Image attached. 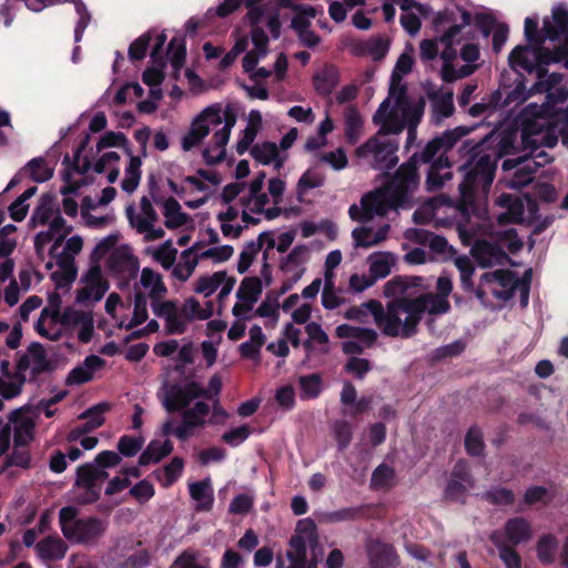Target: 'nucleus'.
I'll return each instance as SVG.
<instances>
[{
    "instance_id": "nucleus-16",
    "label": "nucleus",
    "mask_w": 568,
    "mask_h": 568,
    "mask_svg": "<svg viewBox=\"0 0 568 568\" xmlns=\"http://www.w3.org/2000/svg\"><path fill=\"white\" fill-rule=\"evenodd\" d=\"M264 239H267V251L275 247L276 243L273 236V232L264 231L258 234L256 241H250L245 244L244 248L240 253L237 262V272L244 274L247 272L252 263L254 262L257 253L263 248Z\"/></svg>"
},
{
    "instance_id": "nucleus-25",
    "label": "nucleus",
    "mask_w": 568,
    "mask_h": 568,
    "mask_svg": "<svg viewBox=\"0 0 568 568\" xmlns=\"http://www.w3.org/2000/svg\"><path fill=\"white\" fill-rule=\"evenodd\" d=\"M424 277L397 275L389 280L384 286V295L387 297H398L408 293L410 288L422 287Z\"/></svg>"
},
{
    "instance_id": "nucleus-8",
    "label": "nucleus",
    "mask_w": 568,
    "mask_h": 568,
    "mask_svg": "<svg viewBox=\"0 0 568 568\" xmlns=\"http://www.w3.org/2000/svg\"><path fill=\"white\" fill-rule=\"evenodd\" d=\"M212 118V122L220 124L222 122L220 111L213 106L204 109L200 115H197L190 128V131L182 138V149L190 151L196 146L201 141L210 133L207 119Z\"/></svg>"
},
{
    "instance_id": "nucleus-59",
    "label": "nucleus",
    "mask_w": 568,
    "mask_h": 568,
    "mask_svg": "<svg viewBox=\"0 0 568 568\" xmlns=\"http://www.w3.org/2000/svg\"><path fill=\"white\" fill-rule=\"evenodd\" d=\"M389 255V253H379L376 258L372 260L369 273L373 281L385 278L390 273L392 264L388 260Z\"/></svg>"
},
{
    "instance_id": "nucleus-63",
    "label": "nucleus",
    "mask_w": 568,
    "mask_h": 568,
    "mask_svg": "<svg viewBox=\"0 0 568 568\" xmlns=\"http://www.w3.org/2000/svg\"><path fill=\"white\" fill-rule=\"evenodd\" d=\"M151 562V555L148 549H140L128 556L121 564L120 568H145Z\"/></svg>"
},
{
    "instance_id": "nucleus-51",
    "label": "nucleus",
    "mask_w": 568,
    "mask_h": 568,
    "mask_svg": "<svg viewBox=\"0 0 568 568\" xmlns=\"http://www.w3.org/2000/svg\"><path fill=\"white\" fill-rule=\"evenodd\" d=\"M524 33L526 40L530 44L535 45H541L545 42V40L548 39L547 32L545 30V22L542 23L541 31H539L537 18L527 17L525 19Z\"/></svg>"
},
{
    "instance_id": "nucleus-54",
    "label": "nucleus",
    "mask_w": 568,
    "mask_h": 568,
    "mask_svg": "<svg viewBox=\"0 0 568 568\" xmlns=\"http://www.w3.org/2000/svg\"><path fill=\"white\" fill-rule=\"evenodd\" d=\"M420 297L424 298L426 312L432 315L446 314L450 310V303L446 297H442L434 293H424Z\"/></svg>"
},
{
    "instance_id": "nucleus-10",
    "label": "nucleus",
    "mask_w": 568,
    "mask_h": 568,
    "mask_svg": "<svg viewBox=\"0 0 568 568\" xmlns=\"http://www.w3.org/2000/svg\"><path fill=\"white\" fill-rule=\"evenodd\" d=\"M85 286L77 292V302L85 303L93 298L95 302L102 300L109 290V283L102 277L101 268L99 265H93L89 268L83 276Z\"/></svg>"
},
{
    "instance_id": "nucleus-18",
    "label": "nucleus",
    "mask_w": 568,
    "mask_h": 568,
    "mask_svg": "<svg viewBox=\"0 0 568 568\" xmlns=\"http://www.w3.org/2000/svg\"><path fill=\"white\" fill-rule=\"evenodd\" d=\"M545 30L549 41L568 39V8L564 3L555 6L551 10V19L545 18Z\"/></svg>"
},
{
    "instance_id": "nucleus-31",
    "label": "nucleus",
    "mask_w": 568,
    "mask_h": 568,
    "mask_svg": "<svg viewBox=\"0 0 568 568\" xmlns=\"http://www.w3.org/2000/svg\"><path fill=\"white\" fill-rule=\"evenodd\" d=\"M54 201L55 197L51 193H44L41 196L40 202L38 206L34 209L32 216L29 221L32 227L37 226L38 224L45 225L49 223L51 216L55 214Z\"/></svg>"
},
{
    "instance_id": "nucleus-26",
    "label": "nucleus",
    "mask_w": 568,
    "mask_h": 568,
    "mask_svg": "<svg viewBox=\"0 0 568 568\" xmlns=\"http://www.w3.org/2000/svg\"><path fill=\"white\" fill-rule=\"evenodd\" d=\"M489 539L498 550V557L504 562L505 568L523 567V559L516 547L504 541L498 532H491Z\"/></svg>"
},
{
    "instance_id": "nucleus-44",
    "label": "nucleus",
    "mask_w": 568,
    "mask_h": 568,
    "mask_svg": "<svg viewBox=\"0 0 568 568\" xmlns=\"http://www.w3.org/2000/svg\"><path fill=\"white\" fill-rule=\"evenodd\" d=\"M483 499L495 506H510L515 503V494L505 487H493L483 494Z\"/></svg>"
},
{
    "instance_id": "nucleus-42",
    "label": "nucleus",
    "mask_w": 568,
    "mask_h": 568,
    "mask_svg": "<svg viewBox=\"0 0 568 568\" xmlns=\"http://www.w3.org/2000/svg\"><path fill=\"white\" fill-rule=\"evenodd\" d=\"M455 265L460 273V286L465 292L474 291L473 275L475 273V266L470 258L466 255L458 256L455 260Z\"/></svg>"
},
{
    "instance_id": "nucleus-19",
    "label": "nucleus",
    "mask_w": 568,
    "mask_h": 568,
    "mask_svg": "<svg viewBox=\"0 0 568 568\" xmlns=\"http://www.w3.org/2000/svg\"><path fill=\"white\" fill-rule=\"evenodd\" d=\"M67 550L68 545L59 536H48L36 544L37 555L45 562L61 560Z\"/></svg>"
},
{
    "instance_id": "nucleus-17",
    "label": "nucleus",
    "mask_w": 568,
    "mask_h": 568,
    "mask_svg": "<svg viewBox=\"0 0 568 568\" xmlns=\"http://www.w3.org/2000/svg\"><path fill=\"white\" fill-rule=\"evenodd\" d=\"M453 161L448 156L437 158L432 165L428 166L425 187L428 192L439 191L447 180H450L453 173L450 171Z\"/></svg>"
},
{
    "instance_id": "nucleus-39",
    "label": "nucleus",
    "mask_w": 568,
    "mask_h": 568,
    "mask_svg": "<svg viewBox=\"0 0 568 568\" xmlns=\"http://www.w3.org/2000/svg\"><path fill=\"white\" fill-rule=\"evenodd\" d=\"M402 106V115L404 121L407 123L408 126H410V132L415 131L418 126L419 122L422 121L424 109H425V101L423 98L419 99L416 103H409L408 101L405 102Z\"/></svg>"
},
{
    "instance_id": "nucleus-48",
    "label": "nucleus",
    "mask_w": 568,
    "mask_h": 568,
    "mask_svg": "<svg viewBox=\"0 0 568 568\" xmlns=\"http://www.w3.org/2000/svg\"><path fill=\"white\" fill-rule=\"evenodd\" d=\"M87 313L74 310L73 307H65L63 312L52 311L51 318L55 323L63 326H77L87 317Z\"/></svg>"
},
{
    "instance_id": "nucleus-11",
    "label": "nucleus",
    "mask_w": 568,
    "mask_h": 568,
    "mask_svg": "<svg viewBox=\"0 0 568 568\" xmlns=\"http://www.w3.org/2000/svg\"><path fill=\"white\" fill-rule=\"evenodd\" d=\"M500 538L517 547L518 545L528 542L532 537V527L529 520L524 517H513L506 520L503 530H495Z\"/></svg>"
},
{
    "instance_id": "nucleus-14",
    "label": "nucleus",
    "mask_w": 568,
    "mask_h": 568,
    "mask_svg": "<svg viewBox=\"0 0 568 568\" xmlns=\"http://www.w3.org/2000/svg\"><path fill=\"white\" fill-rule=\"evenodd\" d=\"M496 203L498 206L506 209V212L499 214L497 219L499 224H518L524 221L525 203L520 196L511 193H501L497 197Z\"/></svg>"
},
{
    "instance_id": "nucleus-3",
    "label": "nucleus",
    "mask_w": 568,
    "mask_h": 568,
    "mask_svg": "<svg viewBox=\"0 0 568 568\" xmlns=\"http://www.w3.org/2000/svg\"><path fill=\"white\" fill-rule=\"evenodd\" d=\"M418 182V168L413 164V161H406L398 166L392 180L383 186L393 210L412 207V195Z\"/></svg>"
},
{
    "instance_id": "nucleus-9",
    "label": "nucleus",
    "mask_w": 568,
    "mask_h": 568,
    "mask_svg": "<svg viewBox=\"0 0 568 568\" xmlns=\"http://www.w3.org/2000/svg\"><path fill=\"white\" fill-rule=\"evenodd\" d=\"M74 487L83 489L75 498L80 505L94 504L100 499L102 487L95 481L93 464L85 463L78 466Z\"/></svg>"
},
{
    "instance_id": "nucleus-45",
    "label": "nucleus",
    "mask_w": 568,
    "mask_h": 568,
    "mask_svg": "<svg viewBox=\"0 0 568 568\" xmlns=\"http://www.w3.org/2000/svg\"><path fill=\"white\" fill-rule=\"evenodd\" d=\"M414 64V59L412 55L407 53H402L396 62L395 69L392 72L390 77V85H389V95H395L396 85L395 82L402 81L403 74H408L412 71Z\"/></svg>"
},
{
    "instance_id": "nucleus-15",
    "label": "nucleus",
    "mask_w": 568,
    "mask_h": 568,
    "mask_svg": "<svg viewBox=\"0 0 568 568\" xmlns=\"http://www.w3.org/2000/svg\"><path fill=\"white\" fill-rule=\"evenodd\" d=\"M361 204L364 209V220L366 221H372L375 215L385 216L389 210H393V205H390V201L383 187L364 194Z\"/></svg>"
},
{
    "instance_id": "nucleus-60",
    "label": "nucleus",
    "mask_w": 568,
    "mask_h": 568,
    "mask_svg": "<svg viewBox=\"0 0 568 568\" xmlns=\"http://www.w3.org/2000/svg\"><path fill=\"white\" fill-rule=\"evenodd\" d=\"M305 332L311 341L323 345V347L320 349L322 354H327L329 352V338L327 333L322 328L321 324L316 322H310L305 326Z\"/></svg>"
},
{
    "instance_id": "nucleus-40",
    "label": "nucleus",
    "mask_w": 568,
    "mask_h": 568,
    "mask_svg": "<svg viewBox=\"0 0 568 568\" xmlns=\"http://www.w3.org/2000/svg\"><path fill=\"white\" fill-rule=\"evenodd\" d=\"M530 47L529 45H516L508 57L509 65L513 70L520 68L527 72H531L535 70V64L530 61L528 53Z\"/></svg>"
},
{
    "instance_id": "nucleus-62",
    "label": "nucleus",
    "mask_w": 568,
    "mask_h": 568,
    "mask_svg": "<svg viewBox=\"0 0 568 568\" xmlns=\"http://www.w3.org/2000/svg\"><path fill=\"white\" fill-rule=\"evenodd\" d=\"M334 434L338 450L343 452L347 448L353 438L351 424L345 420L336 422L334 425Z\"/></svg>"
},
{
    "instance_id": "nucleus-57",
    "label": "nucleus",
    "mask_w": 568,
    "mask_h": 568,
    "mask_svg": "<svg viewBox=\"0 0 568 568\" xmlns=\"http://www.w3.org/2000/svg\"><path fill=\"white\" fill-rule=\"evenodd\" d=\"M114 146H122L126 150L128 154H131V150L128 148V139L122 132L109 131L100 138L97 144L98 151Z\"/></svg>"
},
{
    "instance_id": "nucleus-13",
    "label": "nucleus",
    "mask_w": 568,
    "mask_h": 568,
    "mask_svg": "<svg viewBox=\"0 0 568 568\" xmlns=\"http://www.w3.org/2000/svg\"><path fill=\"white\" fill-rule=\"evenodd\" d=\"M471 254L481 267L503 265L509 260L507 253L498 244L486 240L477 241L471 247Z\"/></svg>"
},
{
    "instance_id": "nucleus-6",
    "label": "nucleus",
    "mask_w": 568,
    "mask_h": 568,
    "mask_svg": "<svg viewBox=\"0 0 568 568\" xmlns=\"http://www.w3.org/2000/svg\"><path fill=\"white\" fill-rule=\"evenodd\" d=\"M397 150L398 145L395 142L390 140L381 141L373 136L356 149V155L361 159L372 156L371 165L374 169L390 170L398 162Z\"/></svg>"
},
{
    "instance_id": "nucleus-24",
    "label": "nucleus",
    "mask_w": 568,
    "mask_h": 568,
    "mask_svg": "<svg viewBox=\"0 0 568 568\" xmlns=\"http://www.w3.org/2000/svg\"><path fill=\"white\" fill-rule=\"evenodd\" d=\"M189 493L192 499L197 501L196 511H210L213 507L214 495L211 479L207 477L202 480L191 483Z\"/></svg>"
},
{
    "instance_id": "nucleus-53",
    "label": "nucleus",
    "mask_w": 568,
    "mask_h": 568,
    "mask_svg": "<svg viewBox=\"0 0 568 568\" xmlns=\"http://www.w3.org/2000/svg\"><path fill=\"white\" fill-rule=\"evenodd\" d=\"M434 112L440 118H449L455 112L453 92L432 95Z\"/></svg>"
},
{
    "instance_id": "nucleus-35",
    "label": "nucleus",
    "mask_w": 568,
    "mask_h": 568,
    "mask_svg": "<svg viewBox=\"0 0 568 568\" xmlns=\"http://www.w3.org/2000/svg\"><path fill=\"white\" fill-rule=\"evenodd\" d=\"M481 284L498 283L503 288H518L519 278L513 271L496 270L494 272H486L480 276Z\"/></svg>"
},
{
    "instance_id": "nucleus-38",
    "label": "nucleus",
    "mask_w": 568,
    "mask_h": 568,
    "mask_svg": "<svg viewBox=\"0 0 568 568\" xmlns=\"http://www.w3.org/2000/svg\"><path fill=\"white\" fill-rule=\"evenodd\" d=\"M226 280V272L219 271L213 273L212 275L201 276L195 285L194 291L199 294H204V296H211Z\"/></svg>"
},
{
    "instance_id": "nucleus-32",
    "label": "nucleus",
    "mask_w": 568,
    "mask_h": 568,
    "mask_svg": "<svg viewBox=\"0 0 568 568\" xmlns=\"http://www.w3.org/2000/svg\"><path fill=\"white\" fill-rule=\"evenodd\" d=\"M28 352L31 354L33 358L30 382L36 381V378L42 373L52 372V364L48 361L42 344L38 342L31 343L28 347Z\"/></svg>"
},
{
    "instance_id": "nucleus-64",
    "label": "nucleus",
    "mask_w": 568,
    "mask_h": 568,
    "mask_svg": "<svg viewBox=\"0 0 568 568\" xmlns=\"http://www.w3.org/2000/svg\"><path fill=\"white\" fill-rule=\"evenodd\" d=\"M129 493L140 504H144L154 496L155 490L153 485L149 480L143 479L136 483L133 487H131Z\"/></svg>"
},
{
    "instance_id": "nucleus-27",
    "label": "nucleus",
    "mask_w": 568,
    "mask_h": 568,
    "mask_svg": "<svg viewBox=\"0 0 568 568\" xmlns=\"http://www.w3.org/2000/svg\"><path fill=\"white\" fill-rule=\"evenodd\" d=\"M559 547V540L554 534H542L536 544V552L539 562L544 566H550L556 560Z\"/></svg>"
},
{
    "instance_id": "nucleus-28",
    "label": "nucleus",
    "mask_w": 568,
    "mask_h": 568,
    "mask_svg": "<svg viewBox=\"0 0 568 568\" xmlns=\"http://www.w3.org/2000/svg\"><path fill=\"white\" fill-rule=\"evenodd\" d=\"M541 166L539 162L528 156H523L517 170H515L514 176L510 181V185L516 189L524 187L530 184L538 169Z\"/></svg>"
},
{
    "instance_id": "nucleus-1",
    "label": "nucleus",
    "mask_w": 568,
    "mask_h": 568,
    "mask_svg": "<svg viewBox=\"0 0 568 568\" xmlns=\"http://www.w3.org/2000/svg\"><path fill=\"white\" fill-rule=\"evenodd\" d=\"M484 141L474 142L465 140L462 143L460 152L470 154V160L475 161L468 169L464 180L459 184V191L463 197H473L479 187L487 189L491 185L497 169L498 160L501 158L500 150L484 153Z\"/></svg>"
},
{
    "instance_id": "nucleus-49",
    "label": "nucleus",
    "mask_w": 568,
    "mask_h": 568,
    "mask_svg": "<svg viewBox=\"0 0 568 568\" xmlns=\"http://www.w3.org/2000/svg\"><path fill=\"white\" fill-rule=\"evenodd\" d=\"M143 445L144 438L142 436L123 435L118 440V454L128 458L134 457L142 449Z\"/></svg>"
},
{
    "instance_id": "nucleus-12",
    "label": "nucleus",
    "mask_w": 568,
    "mask_h": 568,
    "mask_svg": "<svg viewBox=\"0 0 568 568\" xmlns=\"http://www.w3.org/2000/svg\"><path fill=\"white\" fill-rule=\"evenodd\" d=\"M277 9H290L294 17L291 20V29L296 34L311 28L312 19L317 16V10L311 4L295 2L294 0H275Z\"/></svg>"
},
{
    "instance_id": "nucleus-47",
    "label": "nucleus",
    "mask_w": 568,
    "mask_h": 568,
    "mask_svg": "<svg viewBox=\"0 0 568 568\" xmlns=\"http://www.w3.org/2000/svg\"><path fill=\"white\" fill-rule=\"evenodd\" d=\"M18 466L23 469H29L31 467V455L28 448H16L10 455L6 457L3 460V465L1 467L0 474L6 471L9 467Z\"/></svg>"
},
{
    "instance_id": "nucleus-37",
    "label": "nucleus",
    "mask_w": 568,
    "mask_h": 568,
    "mask_svg": "<svg viewBox=\"0 0 568 568\" xmlns=\"http://www.w3.org/2000/svg\"><path fill=\"white\" fill-rule=\"evenodd\" d=\"M252 158L263 164H271L280 155L278 148L274 142L256 143L251 148Z\"/></svg>"
},
{
    "instance_id": "nucleus-33",
    "label": "nucleus",
    "mask_w": 568,
    "mask_h": 568,
    "mask_svg": "<svg viewBox=\"0 0 568 568\" xmlns=\"http://www.w3.org/2000/svg\"><path fill=\"white\" fill-rule=\"evenodd\" d=\"M290 550L286 556L291 561L287 568H303L307 560V547L306 541L301 535H293L288 541Z\"/></svg>"
},
{
    "instance_id": "nucleus-20",
    "label": "nucleus",
    "mask_w": 568,
    "mask_h": 568,
    "mask_svg": "<svg viewBox=\"0 0 568 568\" xmlns=\"http://www.w3.org/2000/svg\"><path fill=\"white\" fill-rule=\"evenodd\" d=\"M389 50V40L382 37H371L365 41H359L354 45L353 52L355 55L364 57L369 55L374 61L384 59Z\"/></svg>"
},
{
    "instance_id": "nucleus-4",
    "label": "nucleus",
    "mask_w": 568,
    "mask_h": 568,
    "mask_svg": "<svg viewBox=\"0 0 568 568\" xmlns=\"http://www.w3.org/2000/svg\"><path fill=\"white\" fill-rule=\"evenodd\" d=\"M471 128L459 125L450 130H446L440 135L433 138L426 143L420 152H415L408 161L417 166L418 163L429 164L437 158L448 156V152L467 134L471 132Z\"/></svg>"
},
{
    "instance_id": "nucleus-22",
    "label": "nucleus",
    "mask_w": 568,
    "mask_h": 568,
    "mask_svg": "<svg viewBox=\"0 0 568 568\" xmlns=\"http://www.w3.org/2000/svg\"><path fill=\"white\" fill-rule=\"evenodd\" d=\"M57 264L60 270L54 271L51 274L52 282L55 284L57 288L69 287L75 281L78 275L73 256L61 253L58 256Z\"/></svg>"
},
{
    "instance_id": "nucleus-46",
    "label": "nucleus",
    "mask_w": 568,
    "mask_h": 568,
    "mask_svg": "<svg viewBox=\"0 0 568 568\" xmlns=\"http://www.w3.org/2000/svg\"><path fill=\"white\" fill-rule=\"evenodd\" d=\"M395 305L402 314L406 315H424L426 312V305L424 304V298H422L420 295L415 298L398 296L395 298Z\"/></svg>"
},
{
    "instance_id": "nucleus-7",
    "label": "nucleus",
    "mask_w": 568,
    "mask_h": 568,
    "mask_svg": "<svg viewBox=\"0 0 568 568\" xmlns=\"http://www.w3.org/2000/svg\"><path fill=\"white\" fill-rule=\"evenodd\" d=\"M368 306L373 312L376 324L382 328L384 335L389 337H402V313L397 310L395 300L387 304L386 311H384L381 303L376 301H371Z\"/></svg>"
},
{
    "instance_id": "nucleus-21",
    "label": "nucleus",
    "mask_w": 568,
    "mask_h": 568,
    "mask_svg": "<svg viewBox=\"0 0 568 568\" xmlns=\"http://www.w3.org/2000/svg\"><path fill=\"white\" fill-rule=\"evenodd\" d=\"M339 71L334 64H325L313 77L315 91L323 97L329 95L339 83Z\"/></svg>"
},
{
    "instance_id": "nucleus-36",
    "label": "nucleus",
    "mask_w": 568,
    "mask_h": 568,
    "mask_svg": "<svg viewBox=\"0 0 568 568\" xmlns=\"http://www.w3.org/2000/svg\"><path fill=\"white\" fill-rule=\"evenodd\" d=\"M186 58V44L184 38L174 37L169 42L166 50V59L170 60L172 68L179 71Z\"/></svg>"
},
{
    "instance_id": "nucleus-43",
    "label": "nucleus",
    "mask_w": 568,
    "mask_h": 568,
    "mask_svg": "<svg viewBox=\"0 0 568 568\" xmlns=\"http://www.w3.org/2000/svg\"><path fill=\"white\" fill-rule=\"evenodd\" d=\"M24 169L30 171V178L38 183L47 182L53 176V169L49 168L42 158L30 160Z\"/></svg>"
},
{
    "instance_id": "nucleus-34",
    "label": "nucleus",
    "mask_w": 568,
    "mask_h": 568,
    "mask_svg": "<svg viewBox=\"0 0 568 568\" xmlns=\"http://www.w3.org/2000/svg\"><path fill=\"white\" fill-rule=\"evenodd\" d=\"M263 291V284L257 276H246L242 280L236 297L242 302L256 303Z\"/></svg>"
},
{
    "instance_id": "nucleus-5",
    "label": "nucleus",
    "mask_w": 568,
    "mask_h": 568,
    "mask_svg": "<svg viewBox=\"0 0 568 568\" xmlns=\"http://www.w3.org/2000/svg\"><path fill=\"white\" fill-rule=\"evenodd\" d=\"M162 406L169 414L187 409L196 398L212 399L210 390H205L199 382L187 381L184 385L180 383L165 384Z\"/></svg>"
},
{
    "instance_id": "nucleus-56",
    "label": "nucleus",
    "mask_w": 568,
    "mask_h": 568,
    "mask_svg": "<svg viewBox=\"0 0 568 568\" xmlns=\"http://www.w3.org/2000/svg\"><path fill=\"white\" fill-rule=\"evenodd\" d=\"M371 369V361L357 356L349 357L344 365V371L357 379H363Z\"/></svg>"
},
{
    "instance_id": "nucleus-23",
    "label": "nucleus",
    "mask_w": 568,
    "mask_h": 568,
    "mask_svg": "<svg viewBox=\"0 0 568 568\" xmlns=\"http://www.w3.org/2000/svg\"><path fill=\"white\" fill-rule=\"evenodd\" d=\"M373 505L363 504L354 507H345L323 515V521L336 524L342 521H355L371 517Z\"/></svg>"
},
{
    "instance_id": "nucleus-50",
    "label": "nucleus",
    "mask_w": 568,
    "mask_h": 568,
    "mask_svg": "<svg viewBox=\"0 0 568 568\" xmlns=\"http://www.w3.org/2000/svg\"><path fill=\"white\" fill-rule=\"evenodd\" d=\"M146 306H148L146 295L141 291L135 292L133 316H132L130 323L128 324L126 329H131L135 326H139L148 320L149 315H148Z\"/></svg>"
},
{
    "instance_id": "nucleus-29",
    "label": "nucleus",
    "mask_w": 568,
    "mask_h": 568,
    "mask_svg": "<svg viewBox=\"0 0 568 568\" xmlns=\"http://www.w3.org/2000/svg\"><path fill=\"white\" fill-rule=\"evenodd\" d=\"M344 121H345V138L348 144L357 143L362 128L363 120L362 116L355 105H348L344 110Z\"/></svg>"
},
{
    "instance_id": "nucleus-55",
    "label": "nucleus",
    "mask_w": 568,
    "mask_h": 568,
    "mask_svg": "<svg viewBox=\"0 0 568 568\" xmlns=\"http://www.w3.org/2000/svg\"><path fill=\"white\" fill-rule=\"evenodd\" d=\"M300 387L306 398H316L322 390V377L320 374H310L300 377Z\"/></svg>"
},
{
    "instance_id": "nucleus-41",
    "label": "nucleus",
    "mask_w": 568,
    "mask_h": 568,
    "mask_svg": "<svg viewBox=\"0 0 568 568\" xmlns=\"http://www.w3.org/2000/svg\"><path fill=\"white\" fill-rule=\"evenodd\" d=\"M465 449L469 456L479 457L484 454L485 443L483 433L476 425L471 426L465 436Z\"/></svg>"
},
{
    "instance_id": "nucleus-30",
    "label": "nucleus",
    "mask_w": 568,
    "mask_h": 568,
    "mask_svg": "<svg viewBox=\"0 0 568 568\" xmlns=\"http://www.w3.org/2000/svg\"><path fill=\"white\" fill-rule=\"evenodd\" d=\"M163 214L166 217L164 225L169 230L181 227L190 220L189 214L181 211V205L174 197H169L163 202Z\"/></svg>"
},
{
    "instance_id": "nucleus-52",
    "label": "nucleus",
    "mask_w": 568,
    "mask_h": 568,
    "mask_svg": "<svg viewBox=\"0 0 568 568\" xmlns=\"http://www.w3.org/2000/svg\"><path fill=\"white\" fill-rule=\"evenodd\" d=\"M468 487V484L462 483L455 478H449L444 490V498L450 503L465 504Z\"/></svg>"
},
{
    "instance_id": "nucleus-61",
    "label": "nucleus",
    "mask_w": 568,
    "mask_h": 568,
    "mask_svg": "<svg viewBox=\"0 0 568 568\" xmlns=\"http://www.w3.org/2000/svg\"><path fill=\"white\" fill-rule=\"evenodd\" d=\"M184 460L181 457H173L169 464L163 467L164 486L173 485L182 475Z\"/></svg>"
},
{
    "instance_id": "nucleus-58",
    "label": "nucleus",
    "mask_w": 568,
    "mask_h": 568,
    "mask_svg": "<svg viewBox=\"0 0 568 568\" xmlns=\"http://www.w3.org/2000/svg\"><path fill=\"white\" fill-rule=\"evenodd\" d=\"M152 36L150 32H145L135 39L129 47V59L134 61H141L145 58Z\"/></svg>"
},
{
    "instance_id": "nucleus-2",
    "label": "nucleus",
    "mask_w": 568,
    "mask_h": 568,
    "mask_svg": "<svg viewBox=\"0 0 568 568\" xmlns=\"http://www.w3.org/2000/svg\"><path fill=\"white\" fill-rule=\"evenodd\" d=\"M78 509L65 506L60 509L59 523L63 536L82 545H94L104 535L108 524L95 517L78 518Z\"/></svg>"
}]
</instances>
